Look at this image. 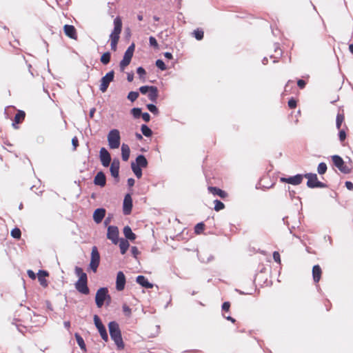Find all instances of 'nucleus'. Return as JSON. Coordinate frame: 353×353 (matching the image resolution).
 I'll return each mask as SVG.
<instances>
[{
  "label": "nucleus",
  "instance_id": "obj_1",
  "mask_svg": "<svg viewBox=\"0 0 353 353\" xmlns=\"http://www.w3.org/2000/svg\"><path fill=\"white\" fill-rule=\"evenodd\" d=\"M122 31V20L120 17L114 19V29L110 35L111 50L114 52L117 50V44L119 41L120 34Z\"/></svg>",
  "mask_w": 353,
  "mask_h": 353
},
{
  "label": "nucleus",
  "instance_id": "obj_2",
  "mask_svg": "<svg viewBox=\"0 0 353 353\" xmlns=\"http://www.w3.org/2000/svg\"><path fill=\"white\" fill-rule=\"evenodd\" d=\"M108 328L110 337L115 343L117 348L119 350H123L125 345L119 324L116 321H111L108 324Z\"/></svg>",
  "mask_w": 353,
  "mask_h": 353
},
{
  "label": "nucleus",
  "instance_id": "obj_3",
  "mask_svg": "<svg viewBox=\"0 0 353 353\" xmlns=\"http://www.w3.org/2000/svg\"><path fill=\"white\" fill-rule=\"evenodd\" d=\"M74 271L76 275L79 277V280L75 283L76 289L81 294H88L90 291L88 287L87 274L79 267H76Z\"/></svg>",
  "mask_w": 353,
  "mask_h": 353
},
{
  "label": "nucleus",
  "instance_id": "obj_4",
  "mask_svg": "<svg viewBox=\"0 0 353 353\" xmlns=\"http://www.w3.org/2000/svg\"><path fill=\"white\" fill-rule=\"evenodd\" d=\"M108 145L110 149H117L120 146L121 136L117 129L111 130L108 134Z\"/></svg>",
  "mask_w": 353,
  "mask_h": 353
},
{
  "label": "nucleus",
  "instance_id": "obj_5",
  "mask_svg": "<svg viewBox=\"0 0 353 353\" xmlns=\"http://www.w3.org/2000/svg\"><path fill=\"white\" fill-rule=\"evenodd\" d=\"M134 44L132 43L125 52L123 58L119 64V67L121 71H123L125 68L130 63L134 52Z\"/></svg>",
  "mask_w": 353,
  "mask_h": 353
},
{
  "label": "nucleus",
  "instance_id": "obj_6",
  "mask_svg": "<svg viewBox=\"0 0 353 353\" xmlns=\"http://www.w3.org/2000/svg\"><path fill=\"white\" fill-rule=\"evenodd\" d=\"M134 44L132 43L125 52L123 58L119 64V67L121 71H123L125 68L130 63L134 52Z\"/></svg>",
  "mask_w": 353,
  "mask_h": 353
},
{
  "label": "nucleus",
  "instance_id": "obj_7",
  "mask_svg": "<svg viewBox=\"0 0 353 353\" xmlns=\"http://www.w3.org/2000/svg\"><path fill=\"white\" fill-rule=\"evenodd\" d=\"M134 44L132 43L125 52L123 58L119 64V67L121 71H123L125 68L130 63L134 52Z\"/></svg>",
  "mask_w": 353,
  "mask_h": 353
},
{
  "label": "nucleus",
  "instance_id": "obj_8",
  "mask_svg": "<svg viewBox=\"0 0 353 353\" xmlns=\"http://www.w3.org/2000/svg\"><path fill=\"white\" fill-rule=\"evenodd\" d=\"M304 177L307 179V186L310 188H325L326 184L318 180L317 175L314 173H307L304 174Z\"/></svg>",
  "mask_w": 353,
  "mask_h": 353
},
{
  "label": "nucleus",
  "instance_id": "obj_9",
  "mask_svg": "<svg viewBox=\"0 0 353 353\" xmlns=\"http://www.w3.org/2000/svg\"><path fill=\"white\" fill-rule=\"evenodd\" d=\"M106 298H110L108 295V290L106 288L99 289L96 293L95 301L98 307H101Z\"/></svg>",
  "mask_w": 353,
  "mask_h": 353
},
{
  "label": "nucleus",
  "instance_id": "obj_10",
  "mask_svg": "<svg viewBox=\"0 0 353 353\" xmlns=\"http://www.w3.org/2000/svg\"><path fill=\"white\" fill-rule=\"evenodd\" d=\"M100 263V255L98 252L97 248L94 246L92 248L91 252V260L90 263V268L94 272H96Z\"/></svg>",
  "mask_w": 353,
  "mask_h": 353
},
{
  "label": "nucleus",
  "instance_id": "obj_11",
  "mask_svg": "<svg viewBox=\"0 0 353 353\" xmlns=\"http://www.w3.org/2000/svg\"><path fill=\"white\" fill-rule=\"evenodd\" d=\"M114 72L113 70L108 72L101 80L99 89L102 92L107 91L109 84L114 80Z\"/></svg>",
  "mask_w": 353,
  "mask_h": 353
},
{
  "label": "nucleus",
  "instance_id": "obj_12",
  "mask_svg": "<svg viewBox=\"0 0 353 353\" xmlns=\"http://www.w3.org/2000/svg\"><path fill=\"white\" fill-rule=\"evenodd\" d=\"M334 165L343 173L347 174L350 172V168L345 164L343 159L338 156L334 155L332 157Z\"/></svg>",
  "mask_w": 353,
  "mask_h": 353
},
{
  "label": "nucleus",
  "instance_id": "obj_13",
  "mask_svg": "<svg viewBox=\"0 0 353 353\" xmlns=\"http://www.w3.org/2000/svg\"><path fill=\"white\" fill-rule=\"evenodd\" d=\"M119 231L117 226L110 225L108 228L107 238L112 241L113 244H117L119 243Z\"/></svg>",
  "mask_w": 353,
  "mask_h": 353
},
{
  "label": "nucleus",
  "instance_id": "obj_14",
  "mask_svg": "<svg viewBox=\"0 0 353 353\" xmlns=\"http://www.w3.org/2000/svg\"><path fill=\"white\" fill-rule=\"evenodd\" d=\"M94 322L95 326L98 329V331L101 338L103 339V340L107 342L108 341V336L106 332V329L105 326L103 325L100 318L96 314L94 316Z\"/></svg>",
  "mask_w": 353,
  "mask_h": 353
},
{
  "label": "nucleus",
  "instance_id": "obj_15",
  "mask_svg": "<svg viewBox=\"0 0 353 353\" xmlns=\"http://www.w3.org/2000/svg\"><path fill=\"white\" fill-rule=\"evenodd\" d=\"M303 177L304 175L299 174L293 176H290L288 178L281 177L280 179V181L283 183H287L289 184L297 185L302 183Z\"/></svg>",
  "mask_w": 353,
  "mask_h": 353
},
{
  "label": "nucleus",
  "instance_id": "obj_16",
  "mask_svg": "<svg viewBox=\"0 0 353 353\" xmlns=\"http://www.w3.org/2000/svg\"><path fill=\"white\" fill-rule=\"evenodd\" d=\"M99 157L101 164L104 167H108L110 165L111 162V156L108 151L105 148H101L99 151Z\"/></svg>",
  "mask_w": 353,
  "mask_h": 353
},
{
  "label": "nucleus",
  "instance_id": "obj_17",
  "mask_svg": "<svg viewBox=\"0 0 353 353\" xmlns=\"http://www.w3.org/2000/svg\"><path fill=\"white\" fill-rule=\"evenodd\" d=\"M132 208V199L130 194H127L123 200V212L125 215L131 213Z\"/></svg>",
  "mask_w": 353,
  "mask_h": 353
},
{
  "label": "nucleus",
  "instance_id": "obj_18",
  "mask_svg": "<svg viewBox=\"0 0 353 353\" xmlns=\"http://www.w3.org/2000/svg\"><path fill=\"white\" fill-rule=\"evenodd\" d=\"M125 276L123 272L119 271L117 275L116 289L118 291H122L125 288Z\"/></svg>",
  "mask_w": 353,
  "mask_h": 353
},
{
  "label": "nucleus",
  "instance_id": "obj_19",
  "mask_svg": "<svg viewBox=\"0 0 353 353\" xmlns=\"http://www.w3.org/2000/svg\"><path fill=\"white\" fill-rule=\"evenodd\" d=\"M63 30L65 34L70 39L77 40V33L76 28L74 26L72 25H65L63 26Z\"/></svg>",
  "mask_w": 353,
  "mask_h": 353
},
{
  "label": "nucleus",
  "instance_id": "obj_20",
  "mask_svg": "<svg viewBox=\"0 0 353 353\" xmlns=\"http://www.w3.org/2000/svg\"><path fill=\"white\" fill-rule=\"evenodd\" d=\"M94 183L101 187H104L106 184V177L103 172H99L94 179Z\"/></svg>",
  "mask_w": 353,
  "mask_h": 353
},
{
  "label": "nucleus",
  "instance_id": "obj_21",
  "mask_svg": "<svg viewBox=\"0 0 353 353\" xmlns=\"http://www.w3.org/2000/svg\"><path fill=\"white\" fill-rule=\"evenodd\" d=\"M105 215L104 208H97L93 213V219L97 223H100Z\"/></svg>",
  "mask_w": 353,
  "mask_h": 353
},
{
  "label": "nucleus",
  "instance_id": "obj_22",
  "mask_svg": "<svg viewBox=\"0 0 353 353\" xmlns=\"http://www.w3.org/2000/svg\"><path fill=\"white\" fill-rule=\"evenodd\" d=\"M208 191L212 194L214 196H219L221 199H225L228 196V193L225 192L224 190H222L221 189L213 187V186H209L208 188Z\"/></svg>",
  "mask_w": 353,
  "mask_h": 353
},
{
  "label": "nucleus",
  "instance_id": "obj_23",
  "mask_svg": "<svg viewBox=\"0 0 353 353\" xmlns=\"http://www.w3.org/2000/svg\"><path fill=\"white\" fill-rule=\"evenodd\" d=\"M322 274V270L319 265H315L312 268V277L314 283L319 282Z\"/></svg>",
  "mask_w": 353,
  "mask_h": 353
},
{
  "label": "nucleus",
  "instance_id": "obj_24",
  "mask_svg": "<svg viewBox=\"0 0 353 353\" xmlns=\"http://www.w3.org/2000/svg\"><path fill=\"white\" fill-rule=\"evenodd\" d=\"M26 117V113L23 110H18L17 114L14 116V122L12 123V125L14 128H18V127L16 126L17 124L21 123Z\"/></svg>",
  "mask_w": 353,
  "mask_h": 353
},
{
  "label": "nucleus",
  "instance_id": "obj_25",
  "mask_svg": "<svg viewBox=\"0 0 353 353\" xmlns=\"http://www.w3.org/2000/svg\"><path fill=\"white\" fill-rule=\"evenodd\" d=\"M110 172L113 177L117 178L119 172V161L114 159L110 165Z\"/></svg>",
  "mask_w": 353,
  "mask_h": 353
},
{
  "label": "nucleus",
  "instance_id": "obj_26",
  "mask_svg": "<svg viewBox=\"0 0 353 353\" xmlns=\"http://www.w3.org/2000/svg\"><path fill=\"white\" fill-rule=\"evenodd\" d=\"M137 282L145 288H152L153 284L150 283L144 276L139 275L137 277Z\"/></svg>",
  "mask_w": 353,
  "mask_h": 353
},
{
  "label": "nucleus",
  "instance_id": "obj_27",
  "mask_svg": "<svg viewBox=\"0 0 353 353\" xmlns=\"http://www.w3.org/2000/svg\"><path fill=\"white\" fill-rule=\"evenodd\" d=\"M150 90L148 91V97L149 99L152 102H157L158 96H159V92L158 89L155 86H150Z\"/></svg>",
  "mask_w": 353,
  "mask_h": 353
},
{
  "label": "nucleus",
  "instance_id": "obj_28",
  "mask_svg": "<svg viewBox=\"0 0 353 353\" xmlns=\"http://www.w3.org/2000/svg\"><path fill=\"white\" fill-rule=\"evenodd\" d=\"M48 276V272L45 270H39L38 272V279L40 283V284L43 287H47L48 282L46 279H45L46 276Z\"/></svg>",
  "mask_w": 353,
  "mask_h": 353
},
{
  "label": "nucleus",
  "instance_id": "obj_29",
  "mask_svg": "<svg viewBox=\"0 0 353 353\" xmlns=\"http://www.w3.org/2000/svg\"><path fill=\"white\" fill-rule=\"evenodd\" d=\"M130 154V150L129 146L125 143H123L121 145L122 159L124 161H127L129 159Z\"/></svg>",
  "mask_w": 353,
  "mask_h": 353
},
{
  "label": "nucleus",
  "instance_id": "obj_30",
  "mask_svg": "<svg viewBox=\"0 0 353 353\" xmlns=\"http://www.w3.org/2000/svg\"><path fill=\"white\" fill-rule=\"evenodd\" d=\"M123 234L126 239L134 241L136 239V235L132 232L130 226H125L123 228Z\"/></svg>",
  "mask_w": 353,
  "mask_h": 353
},
{
  "label": "nucleus",
  "instance_id": "obj_31",
  "mask_svg": "<svg viewBox=\"0 0 353 353\" xmlns=\"http://www.w3.org/2000/svg\"><path fill=\"white\" fill-rule=\"evenodd\" d=\"M136 165H139L140 168H146L148 165V161L146 158L142 155H139L136 159Z\"/></svg>",
  "mask_w": 353,
  "mask_h": 353
},
{
  "label": "nucleus",
  "instance_id": "obj_32",
  "mask_svg": "<svg viewBox=\"0 0 353 353\" xmlns=\"http://www.w3.org/2000/svg\"><path fill=\"white\" fill-rule=\"evenodd\" d=\"M119 242L121 253L122 254H125L130 246L129 242L128 240L123 239H121L120 241H119Z\"/></svg>",
  "mask_w": 353,
  "mask_h": 353
},
{
  "label": "nucleus",
  "instance_id": "obj_33",
  "mask_svg": "<svg viewBox=\"0 0 353 353\" xmlns=\"http://www.w3.org/2000/svg\"><path fill=\"white\" fill-rule=\"evenodd\" d=\"M74 336L80 348L83 352H86V347L83 339L78 333H76Z\"/></svg>",
  "mask_w": 353,
  "mask_h": 353
},
{
  "label": "nucleus",
  "instance_id": "obj_34",
  "mask_svg": "<svg viewBox=\"0 0 353 353\" xmlns=\"http://www.w3.org/2000/svg\"><path fill=\"white\" fill-rule=\"evenodd\" d=\"M131 168L136 176L138 179H140L142 176L141 168H140L139 165H136L134 163H131Z\"/></svg>",
  "mask_w": 353,
  "mask_h": 353
},
{
  "label": "nucleus",
  "instance_id": "obj_35",
  "mask_svg": "<svg viewBox=\"0 0 353 353\" xmlns=\"http://www.w3.org/2000/svg\"><path fill=\"white\" fill-rule=\"evenodd\" d=\"M110 53L109 52H106L101 55L100 61L103 64L107 65L110 61Z\"/></svg>",
  "mask_w": 353,
  "mask_h": 353
},
{
  "label": "nucleus",
  "instance_id": "obj_36",
  "mask_svg": "<svg viewBox=\"0 0 353 353\" xmlns=\"http://www.w3.org/2000/svg\"><path fill=\"white\" fill-rule=\"evenodd\" d=\"M344 120H345L344 114L339 113L336 116V128L338 130L341 129V125L343 123Z\"/></svg>",
  "mask_w": 353,
  "mask_h": 353
},
{
  "label": "nucleus",
  "instance_id": "obj_37",
  "mask_svg": "<svg viewBox=\"0 0 353 353\" xmlns=\"http://www.w3.org/2000/svg\"><path fill=\"white\" fill-rule=\"evenodd\" d=\"M192 34L194 35L196 39L200 41L203 38L204 32L202 29L197 28L196 30H194Z\"/></svg>",
  "mask_w": 353,
  "mask_h": 353
},
{
  "label": "nucleus",
  "instance_id": "obj_38",
  "mask_svg": "<svg viewBox=\"0 0 353 353\" xmlns=\"http://www.w3.org/2000/svg\"><path fill=\"white\" fill-rule=\"evenodd\" d=\"M205 225L203 223L201 222L197 223L194 227V233L196 234H201L203 232Z\"/></svg>",
  "mask_w": 353,
  "mask_h": 353
},
{
  "label": "nucleus",
  "instance_id": "obj_39",
  "mask_svg": "<svg viewBox=\"0 0 353 353\" xmlns=\"http://www.w3.org/2000/svg\"><path fill=\"white\" fill-rule=\"evenodd\" d=\"M141 130L143 134L147 137H150L152 134L151 129L149 128L146 125H142Z\"/></svg>",
  "mask_w": 353,
  "mask_h": 353
},
{
  "label": "nucleus",
  "instance_id": "obj_40",
  "mask_svg": "<svg viewBox=\"0 0 353 353\" xmlns=\"http://www.w3.org/2000/svg\"><path fill=\"white\" fill-rule=\"evenodd\" d=\"M214 209L216 212H219V211L224 209V208H225L224 203L219 200H214Z\"/></svg>",
  "mask_w": 353,
  "mask_h": 353
},
{
  "label": "nucleus",
  "instance_id": "obj_41",
  "mask_svg": "<svg viewBox=\"0 0 353 353\" xmlns=\"http://www.w3.org/2000/svg\"><path fill=\"white\" fill-rule=\"evenodd\" d=\"M317 171L319 174H323L327 171V165L326 163L322 162L320 163L317 168Z\"/></svg>",
  "mask_w": 353,
  "mask_h": 353
},
{
  "label": "nucleus",
  "instance_id": "obj_42",
  "mask_svg": "<svg viewBox=\"0 0 353 353\" xmlns=\"http://www.w3.org/2000/svg\"><path fill=\"white\" fill-rule=\"evenodd\" d=\"M11 236L17 239H19L21 236V232L19 228H15L11 231Z\"/></svg>",
  "mask_w": 353,
  "mask_h": 353
},
{
  "label": "nucleus",
  "instance_id": "obj_43",
  "mask_svg": "<svg viewBox=\"0 0 353 353\" xmlns=\"http://www.w3.org/2000/svg\"><path fill=\"white\" fill-rule=\"evenodd\" d=\"M139 93L137 92L131 91L128 93V99L132 102L136 101L139 97Z\"/></svg>",
  "mask_w": 353,
  "mask_h": 353
},
{
  "label": "nucleus",
  "instance_id": "obj_44",
  "mask_svg": "<svg viewBox=\"0 0 353 353\" xmlns=\"http://www.w3.org/2000/svg\"><path fill=\"white\" fill-rule=\"evenodd\" d=\"M131 112L134 118H139L142 114L141 108H132Z\"/></svg>",
  "mask_w": 353,
  "mask_h": 353
},
{
  "label": "nucleus",
  "instance_id": "obj_45",
  "mask_svg": "<svg viewBox=\"0 0 353 353\" xmlns=\"http://www.w3.org/2000/svg\"><path fill=\"white\" fill-rule=\"evenodd\" d=\"M147 108L148 109L149 111H150L152 113L154 114H159V110L154 104H148Z\"/></svg>",
  "mask_w": 353,
  "mask_h": 353
},
{
  "label": "nucleus",
  "instance_id": "obj_46",
  "mask_svg": "<svg viewBox=\"0 0 353 353\" xmlns=\"http://www.w3.org/2000/svg\"><path fill=\"white\" fill-rule=\"evenodd\" d=\"M156 65H157V68H159L161 70H165L166 69V67H165V65L164 62L162 60H161V59H158L156 61Z\"/></svg>",
  "mask_w": 353,
  "mask_h": 353
},
{
  "label": "nucleus",
  "instance_id": "obj_47",
  "mask_svg": "<svg viewBox=\"0 0 353 353\" xmlns=\"http://www.w3.org/2000/svg\"><path fill=\"white\" fill-rule=\"evenodd\" d=\"M137 74L139 75L141 79H142V78L144 79L145 78V75L146 74V72H145V69L143 68L139 67L137 68Z\"/></svg>",
  "mask_w": 353,
  "mask_h": 353
},
{
  "label": "nucleus",
  "instance_id": "obj_48",
  "mask_svg": "<svg viewBox=\"0 0 353 353\" xmlns=\"http://www.w3.org/2000/svg\"><path fill=\"white\" fill-rule=\"evenodd\" d=\"M150 44L151 46H153L155 48H157L159 45L157 39L154 37H150L149 38Z\"/></svg>",
  "mask_w": 353,
  "mask_h": 353
},
{
  "label": "nucleus",
  "instance_id": "obj_49",
  "mask_svg": "<svg viewBox=\"0 0 353 353\" xmlns=\"http://www.w3.org/2000/svg\"><path fill=\"white\" fill-rule=\"evenodd\" d=\"M288 104L290 109H294L296 107L297 103L296 101L294 99L292 98L288 101Z\"/></svg>",
  "mask_w": 353,
  "mask_h": 353
},
{
  "label": "nucleus",
  "instance_id": "obj_50",
  "mask_svg": "<svg viewBox=\"0 0 353 353\" xmlns=\"http://www.w3.org/2000/svg\"><path fill=\"white\" fill-rule=\"evenodd\" d=\"M150 86H149V85L141 86L139 88V91L141 94H145L150 90Z\"/></svg>",
  "mask_w": 353,
  "mask_h": 353
},
{
  "label": "nucleus",
  "instance_id": "obj_51",
  "mask_svg": "<svg viewBox=\"0 0 353 353\" xmlns=\"http://www.w3.org/2000/svg\"><path fill=\"white\" fill-rule=\"evenodd\" d=\"M273 259L276 263L281 264V257L279 252L274 251L273 252Z\"/></svg>",
  "mask_w": 353,
  "mask_h": 353
},
{
  "label": "nucleus",
  "instance_id": "obj_52",
  "mask_svg": "<svg viewBox=\"0 0 353 353\" xmlns=\"http://www.w3.org/2000/svg\"><path fill=\"white\" fill-rule=\"evenodd\" d=\"M339 137L341 142L345 141L346 138V133L344 130H339Z\"/></svg>",
  "mask_w": 353,
  "mask_h": 353
},
{
  "label": "nucleus",
  "instance_id": "obj_53",
  "mask_svg": "<svg viewBox=\"0 0 353 353\" xmlns=\"http://www.w3.org/2000/svg\"><path fill=\"white\" fill-rule=\"evenodd\" d=\"M297 85L300 89H303L306 85V81L303 79H299L297 81Z\"/></svg>",
  "mask_w": 353,
  "mask_h": 353
},
{
  "label": "nucleus",
  "instance_id": "obj_54",
  "mask_svg": "<svg viewBox=\"0 0 353 353\" xmlns=\"http://www.w3.org/2000/svg\"><path fill=\"white\" fill-rule=\"evenodd\" d=\"M230 307V302H228V301L224 302V303H223V305H222V310H223V311H225V312L229 311Z\"/></svg>",
  "mask_w": 353,
  "mask_h": 353
},
{
  "label": "nucleus",
  "instance_id": "obj_55",
  "mask_svg": "<svg viewBox=\"0 0 353 353\" xmlns=\"http://www.w3.org/2000/svg\"><path fill=\"white\" fill-rule=\"evenodd\" d=\"M131 252L132 255L137 258V255L139 254V251L136 246H133L131 248Z\"/></svg>",
  "mask_w": 353,
  "mask_h": 353
},
{
  "label": "nucleus",
  "instance_id": "obj_56",
  "mask_svg": "<svg viewBox=\"0 0 353 353\" xmlns=\"http://www.w3.org/2000/svg\"><path fill=\"white\" fill-rule=\"evenodd\" d=\"M72 143L74 146V150H75L79 145V141L77 137H74L72 139Z\"/></svg>",
  "mask_w": 353,
  "mask_h": 353
},
{
  "label": "nucleus",
  "instance_id": "obj_57",
  "mask_svg": "<svg viewBox=\"0 0 353 353\" xmlns=\"http://www.w3.org/2000/svg\"><path fill=\"white\" fill-rule=\"evenodd\" d=\"M142 119L145 121L148 122L150 119V115L148 112H144L141 114Z\"/></svg>",
  "mask_w": 353,
  "mask_h": 353
},
{
  "label": "nucleus",
  "instance_id": "obj_58",
  "mask_svg": "<svg viewBox=\"0 0 353 353\" xmlns=\"http://www.w3.org/2000/svg\"><path fill=\"white\" fill-rule=\"evenodd\" d=\"M345 187L349 190H353V183L351 181H346L345 182Z\"/></svg>",
  "mask_w": 353,
  "mask_h": 353
},
{
  "label": "nucleus",
  "instance_id": "obj_59",
  "mask_svg": "<svg viewBox=\"0 0 353 353\" xmlns=\"http://www.w3.org/2000/svg\"><path fill=\"white\" fill-rule=\"evenodd\" d=\"M123 310L125 313H128V314L131 313V309L127 305H123Z\"/></svg>",
  "mask_w": 353,
  "mask_h": 353
},
{
  "label": "nucleus",
  "instance_id": "obj_60",
  "mask_svg": "<svg viewBox=\"0 0 353 353\" xmlns=\"http://www.w3.org/2000/svg\"><path fill=\"white\" fill-rule=\"evenodd\" d=\"M135 181L132 178H130L128 179V185L129 187H132L134 185Z\"/></svg>",
  "mask_w": 353,
  "mask_h": 353
},
{
  "label": "nucleus",
  "instance_id": "obj_61",
  "mask_svg": "<svg viewBox=\"0 0 353 353\" xmlns=\"http://www.w3.org/2000/svg\"><path fill=\"white\" fill-rule=\"evenodd\" d=\"M28 274L30 278L34 279L36 278L35 274L32 270H28Z\"/></svg>",
  "mask_w": 353,
  "mask_h": 353
},
{
  "label": "nucleus",
  "instance_id": "obj_62",
  "mask_svg": "<svg viewBox=\"0 0 353 353\" xmlns=\"http://www.w3.org/2000/svg\"><path fill=\"white\" fill-rule=\"evenodd\" d=\"M127 79L129 82H132L134 79L133 74H128L127 77Z\"/></svg>",
  "mask_w": 353,
  "mask_h": 353
},
{
  "label": "nucleus",
  "instance_id": "obj_63",
  "mask_svg": "<svg viewBox=\"0 0 353 353\" xmlns=\"http://www.w3.org/2000/svg\"><path fill=\"white\" fill-rule=\"evenodd\" d=\"M164 57L167 59H172V54L170 52H165Z\"/></svg>",
  "mask_w": 353,
  "mask_h": 353
},
{
  "label": "nucleus",
  "instance_id": "obj_64",
  "mask_svg": "<svg viewBox=\"0 0 353 353\" xmlns=\"http://www.w3.org/2000/svg\"><path fill=\"white\" fill-rule=\"evenodd\" d=\"M349 50L352 54H353V44L352 43L349 45Z\"/></svg>",
  "mask_w": 353,
  "mask_h": 353
}]
</instances>
